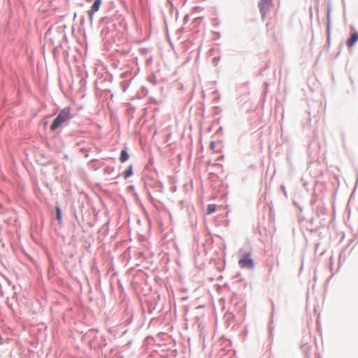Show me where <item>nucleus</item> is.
Instances as JSON below:
<instances>
[{
	"label": "nucleus",
	"instance_id": "f257e3e1",
	"mask_svg": "<svg viewBox=\"0 0 358 358\" xmlns=\"http://www.w3.org/2000/svg\"><path fill=\"white\" fill-rule=\"evenodd\" d=\"M71 118V116L70 108L67 107L62 109L51 124L50 129L52 131L56 130L58 127L62 126L64 122L69 121Z\"/></svg>",
	"mask_w": 358,
	"mask_h": 358
},
{
	"label": "nucleus",
	"instance_id": "f03ea898",
	"mask_svg": "<svg viewBox=\"0 0 358 358\" xmlns=\"http://www.w3.org/2000/svg\"><path fill=\"white\" fill-rule=\"evenodd\" d=\"M238 265L241 268L252 269L254 267L253 260L250 257V254H245L238 261Z\"/></svg>",
	"mask_w": 358,
	"mask_h": 358
},
{
	"label": "nucleus",
	"instance_id": "7ed1b4c3",
	"mask_svg": "<svg viewBox=\"0 0 358 358\" xmlns=\"http://www.w3.org/2000/svg\"><path fill=\"white\" fill-rule=\"evenodd\" d=\"M259 6L262 13V17L263 19H264L266 14L270 11L271 8V0H261Z\"/></svg>",
	"mask_w": 358,
	"mask_h": 358
},
{
	"label": "nucleus",
	"instance_id": "20e7f679",
	"mask_svg": "<svg viewBox=\"0 0 358 358\" xmlns=\"http://www.w3.org/2000/svg\"><path fill=\"white\" fill-rule=\"evenodd\" d=\"M357 41H358V33L355 32V33L352 34L350 38L346 42L348 47L352 48Z\"/></svg>",
	"mask_w": 358,
	"mask_h": 358
},
{
	"label": "nucleus",
	"instance_id": "39448f33",
	"mask_svg": "<svg viewBox=\"0 0 358 358\" xmlns=\"http://www.w3.org/2000/svg\"><path fill=\"white\" fill-rule=\"evenodd\" d=\"M101 0H95L94 3L92 4V7H91V10L89 12V15L90 17H92V15L98 11L99 8H100V6H101Z\"/></svg>",
	"mask_w": 358,
	"mask_h": 358
},
{
	"label": "nucleus",
	"instance_id": "423d86ee",
	"mask_svg": "<svg viewBox=\"0 0 358 358\" xmlns=\"http://www.w3.org/2000/svg\"><path fill=\"white\" fill-rule=\"evenodd\" d=\"M129 156L127 152L124 150L121 151L120 160L121 162H124L129 159Z\"/></svg>",
	"mask_w": 358,
	"mask_h": 358
},
{
	"label": "nucleus",
	"instance_id": "0eeeda50",
	"mask_svg": "<svg viewBox=\"0 0 358 358\" xmlns=\"http://www.w3.org/2000/svg\"><path fill=\"white\" fill-rule=\"evenodd\" d=\"M217 210V206L215 204H210L208 206L207 211L208 214L213 213Z\"/></svg>",
	"mask_w": 358,
	"mask_h": 358
},
{
	"label": "nucleus",
	"instance_id": "6e6552de",
	"mask_svg": "<svg viewBox=\"0 0 358 358\" xmlns=\"http://www.w3.org/2000/svg\"><path fill=\"white\" fill-rule=\"evenodd\" d=\"M133 174L132 167L130 166L129 169L124 171V176L125 178L130 177Z\"/></svg>",
	"mask_w": 358,
	"mask_h": 358
},
{
	"label": "nucleus",
	"instance_id": "1a4fd4ad",
	"mask_svg": "<svg viewBox=\"0 0 358 358\" xmlns=\"http://www.w3.org/2000/svg\"><path fill=\"white\" fill-rule=\"evenodd\" d=\"M56 212H57V219L59 222H62V213H61V210H60L59 207H58V206L56 207Z\"/></svg>",
	"mask_w": 358,
	"mask_h": 358
},
{
	"label": "nucleus",
	"instance_id": "9d476101",
	"mask_svg": "<svg viewBox=\"0 0 358 358\" xmlns=\"http://www.w3.org/2000/svg\"><path fill=\"white\" fill-rule=\"evenodd\" d=\"M214 146H215V143H214V142H211V143H210V148H211V149H214Z\"/></svg>",
	"mask_w": 358,
	"mask_h": 358
},
{
	"label": "nucleus",
	"instance_id": "9b49d317",
	"mask_svg": "<svg viewBox=\"0 0 358 358\" xmlns=\"http://www.w3.org/2000/svg\"><path fill=\"white\" fill-rule=\"evenodd\" d=\"M268 27H269V24H268V23H267V24H266V27H267L268 29Z\"/></svg>",
	"mask_w": 358,
	"mask_h": 358
},
{
	"label": "nucleus",
	"instance_id": "f8f14e48",
	"mask_svg": "<svg viewBox=\"0 0 358 358\" xmlns=\"http://www.w3.org/2000/svg\"><path fill=\"white\" fill-rule=\"evenodd\" d=\"M327 17H328V20L329 21V14L327 15Z\"/></svg>",
	"mask_w": 358,
	"mask_h": 358
}]
</instances>
